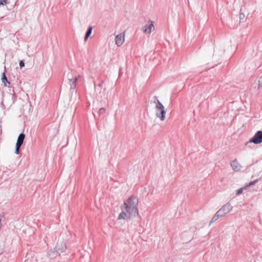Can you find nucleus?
Masks as SVG:
<instances>
[{
    "mask_svg": "<svg viewBox=\"0 0 262 262\" xmlns=\"http://www.w3.org/2000/svg\"><path fill=\"white\" fill-rule=\"evenodd\" d=\"M259 88H262V76L260 77L259 80Z\"/></svg>",
    "mask_w": 262,
    "mask_h": 262,
    "instance_id": "nucleus-22",
    "label": "nucleus"
},
{
    "mask_svg": "<svg viewBox=\"0 0 262 262\" xmlns=\"http://www.w3.org/2000/svg\"><path fill=\"white\" fill-rule=\"evenodd\" d=\"M105 112V110L104 108H101L99 110V114L100 115L104 113Z\"/></svg>",
    "mask_w": 262,
    "mask_h": 262,
    "instance_id": "nucleus-23",
    "label": "nucleus"
},
{
    "mask_svg": "<svg viewBox=\"0 0 262 262\" xmlns=\"http://www.w3.org/2000/svg\"><path fill=\"white\" fill-rule=\"evenodd\" d=\"M58 254V252L56 250H51L48 253L47 256L51 259L55 258Z\"/></svg>",
    "mask_w": 262,
    "mask_h": 262,
    "instance_id": "nucleus-12",
    "label": "nucleus"
},
{
    "mask_svg": "<svg viewBox=\"0 0 262 262\" xmlns=\"http://www.w3.org/2000/svg\"><path fill=\"white\" fill-rule=\"evenodd\" d=\"M95 91L98 97L103 99H106L108 97V91L107 90L104 81L95 85Z\"/></svg>",
    "mask_w": 262,
    "mask_h": 262,
    "instance_id": "nucleus-2",
    "label": "nucleus"
},
{
    "mask_svg": "<svg viewBox=\"0 0 262 262\" xmlns=\"http://www.w3.org/2000/svg\"><path fill=\"white\" fill-rule=\"evenodd\" d=\"M25 138V135L24 133H21L19 135L16 144L21 145L23 143L24 140Z\"/></svg>",
    "mask_w": 262,
    "mask_h": 262,
    "instance_id": "nucleus-13",
    "label": "nucleus"
},
{
    "mask_svg": "<svg viewBox=\"0 0 262 262\" xmlns=\"http://www.w3.org/2000/svg\"><path fill=\"white\" fill-rule=\"evenodd\" d=\"M1 80L5 86H8V85L10 84V82L8 81L5 72H4L2 74Z\"/></svg>",
    "mask_w": 262,
    "mask_h": 262,
    "instance_id": "nucleus-14",
    "label": "nucleus"
},
{
    "mask_svg": "<svg viewBox=\"0 0 262 262\" xmlns=\"http://www.w3.org/2000/svg\"><path fill=\"white\" fill-rule=\"evenodd\" d=\"M19 65L20 68L25 67V63L23 60H20L19 63Z\"/></svg>",
    "mask_w": 262,
    "mask_h": 262,
    "instance_id": "nucleus-24",
    "label": "nucleus"
},
{
    "mask_svg": "<svg viewBox=\"0 0 262 262\" xmlns=\"http://www.w3.org/2000/svg\"><path fill=\"white\" fill-rule=\"evenodd\" d=\"M67 77L71 89H74L76 87V82L79 77V75H77L75 71H72L67 74Z\"/></svg>",
    "mask_w": 262,
    "mask_h": 262,
    "instance_id": "nucleus-3",
    "label": "nucleus"
},
{
    "mask_svg": "<svg viewBox=\"0 0 262 262\" xmlns=\"http://www.w3.org/2000/svg\"><path fill=\"white\" fill-rule=\"evenodd\" d=\"M154 28V22L150 20L143 27V31L145 34H149Z\"/></svg>",
    "mask_w": 262,
    "mask_h": 262,
    "instance_id": "nucleus-6",
    "label": "nucleus"
},
{
    "mask_svg": "<svg viewBox=\"0 0 262 262\" xmlns=\"http://www.w3.org/2000/svg\"><path fill=\"white\" fill-rule=\"evenodd\" d=\"M245 18V14L243 13H240L239 14V19L240 20H243Z\"/></svg>",
    "mask_w": 262,
    "mask_h": 262,
    "instance_id": "nucleus-25",
    "label": "nucleus"
},
{
    "mask_svg": "<svg viewBox=\"0 0 262 262\" xmlns=\"http://www.w3.org/2000/svg\"><path fill=\"white\" fill-rule=\"evenodd\" d=\"M221 209L224 211V212L227 214L229 213L232 209V206L229 203H226L225 205H223Z\"/></svg>",
    "mask_w": 262,
    "mask_h": 262,
    "instance_id": "nucleus-11",
    "label": "nucleus"
},
{
    "mask_svg": "<svg viewBox=\"0 0 262 262\" xmlns=\"http://www.w3.org/2000/svg\"><path fill=\"white\" fill-rule=\"evenodd\" d=\"M231 166L232 167L233 170L236 171H239L242 168V166L238 163L236 159H235L232 161L231 163Z\"/></svg>",
    "mask_w": 262,
    "mask_h": 262,
    "instance_id": "nucleus-10",
    "label": "nucleus"
},
{
    "mask_svg": "<svg viewBox=\"0 0 262 262\" xmlns=\"http://www.w3.org/2000/svg\"><path fill=\"white\" fill-rule=\"evenodd\" d=\"M131 196L129 197L128 200L124 202V206L122 208V211L118 217V220H127L131 216Z\"/></svg>",
    "mask_w": 262,
    "mask_h": 262,
    "instance_id": "nucleus-1",
    "label": "nucleus"
},
{
    "mask_svg": "<svg viewBox=\"0 0 262 262\" xmlns=\"http://www.w3.org/2000/svg\"><path fill=\"white\" fill-rule=\"evenodd\" d=\"M166 111L165 108H162L157 111L156 116L159 118L161 121L165 119Z\"/></svg>",
    "mask_w": 262,
    "mask_h": 262,
    "instance_id": "nucleus-8",
    "label": "nucleus"
},
{
    "mask_svg": "<svg viewBox=\"0 0 262 262\" xmlns=\"http://www.w3.org/2000/svg\"><path fill=\"white\" fill-rule=\"evenodd\" d=\"M1 5H3V0H0V6Z\"/></svg>",
    "mask_w": 262,
    "mask_h": 262,
    "instance_id": "nucleus-27",
    "label": "nucleus"
},
{
    "mask_svg": "<svg viewBox=\"0 0 262 262\" xmlns=\"http://www.w3.org/2000/svg\"><path fill=\"white\" fill-rule=\"evenodd\" d=\"M132 216L136 218V221L138 222L140 220V217L138 216V205L139 203L138 198L132 195Z\"/></svg>",
    "mask_w": 262,
    "mask_h": 262,
    "instance_id": "nucleus-4",
    "label": "nucleus"
},
{
    "mask_svg": "<svg viewBox=\"0 0 262 262\" xmlns=\"http://www.w3.org/2000/svg\"><path fill=\"white\" fill-rule=\"evenodd\" d=\"M156 99L157 100V104L156 106V108L157 110L164 108L163 105L162 104V103L158 99L157 97H155Z\"/></svg>",
    "mask_w": 262,
    "mask_h": 262,
    "instance_id": "nucleus-16",
    "label": "nucleus"
},
{
    "mask_svg": "<svg viewBox=\"0 0 262 262\" xmlns=\"http://www.w3.org/2000/svg\"><path fill=\"white\" fill-rule=\"evenodd\" d=\"M258 181V180H255L253 181L250 182L248 185H246L247 187L250 186L252 185H254Z\"/></svg>",
    "mask_w": 262,
    "mask_h": 262,
    "instance_id": "nucleus-20",
    "label": "nucleus"
},
{
    "mask_svg": "<svg viewBox=\"0 0 262 262\" xmlns=\"http://www.w3.org/2000/svg\"><path fill=\"white\" fill-rule=\"evenodd\" d=\"M220 217H221L219 214H217L216 213L215 214V215L213 216V217L212 218L210 225H211L212 223H214L216 221H217Z\"/></svg>",
    "mask_w": 262,
    "mask_h": 262,
    "instance_id": "nucleus-17",
    "label": "nucleus"
},
{
    "mask_svg": "<svg viewBox=\"0 0 262 262\" xmlns=\"http://www.w3.org/2000/svg\"><path fill=\"white\" fill-rule=\"evenodd\" d=\"M25 262H27L26 261H25Z\"/></svg>",
    "mask_w": 262,
    "mask_h": 262,
    "instance_id": "nucleus-28",
    "label": "nucleus"
},
{
    "mask_svg": "<svg viewBox=\"0 0 262 262\" xmlns=\"http://www.w3.org/2000/svg\"><path fill=\"white\" fill-rule=\"evenodd\" d=\"M3 4L4 3H5V4H8V0H3Z\"/></svg>",
    "mask_w": 262,
    "mask_h": 262,
    "instance_id": "nucleus-26",
    "label": "nucleus"
},
{
    "mask_svg": "<svg viewBox=\"0 0 262 262\" xmlns=\"http://www.w3.org/2000/svg\"><path fill=\"white\" fill-rule=\"evenodd\" d=\"M244 188V187H242V188H241L238 189L236 191V195H239V194H241L243 192V191Z\"/></svg>",
    "mask_w": 262,
    "mask_h": 262,
    "instance_id": "nucleus-21",
    "label": "nucleus"
},
{
    "mask_svg": "<svg viewBox=\"0 0 262 262\" xmlns=\"http://www.w3.org/2000/svg\"><path fill=\"white\" fill-rule=\"evenodd\" d=\"M92 29H93V27L92 26H90L88 28V30L86 31V34H85V37H84V40H86L88 39V38H89V37L91 34L92 31Z\"/></svg>",
    "mask_w": 262,
    "mask_h": 262,
    "instance_id": "nucleus-15",
    "label": "nucleus"
},
{
    "mask_svg": "<svg viewBox=\"0 0 262 262\" xmlns=\"http://www.w3.org/2000/svg\"><path fill=\"white\" fill-rule=\"evenodd\" d=\"M56 250L59 254L63 252L67 249V246L63 241L58 242L55 247Z\"/></svg>",
    "mask_w": 262,
    "mask_h": 262,
    "instance_id": "nucleus-7",
    "label": "nucleus"
},
{
    "mask_svg": "<svg viewBox=\"0 0 262 262\" xmlns=\"http://www.w3.org/2000/svg\"><path fill=\"white\" fill-rule=\"evenodd\" d=\"M20 146H21V145L16 144L15 151V153L16 154H18L19 153V148H20Z\"/></svg>",
    "mask_w": 262,
    "mask_h": 262,
    "instance_id": "nucleus-19",
    "label": "nucleus"
},
{
    "mask_svg": "<svg viewBox=\"0 0 262 262\" xmlns=\"http://www.w3.org/2000/svg\"><path fill=\"white\" fill-rule=\"evenodd\" d=\"M216 213L217 214H219V215L220 217L224 216L226 214V213L224 212V211L221 208L220 210H219Z\"/></svg>",
    "mask_w": 262,
    "mask_h": 262,
    "instance_id": "nucleus-18",
    "label": "nucleus"
},
{
    "mask_svg": "<svg viewBox=\"0 0 262 262\" xmlns=\"http://www.w3.org/2000/svg\"><path fill=\"white\" fill-rule=\"evenodd\" d=\"M116 43L118 46H121L124 41V35L123 34H119L116 36Z\"/></svg>",
    "mask_w": 262,
    "mask_h": 262,
    "instance_id": "nucleus-9",
    "label": "nucleus"
},
{
    "mask_svg": "<svg viewBox=\"0 0 262 262\" xmlns=\"http://www.w3.org/2000/svg\"><path fill=\"white\" fill-rule=\"evenodd\" d=\"M262 142V131L258 130L254 136L250 139V140L246 142V145H248L249 143H254L256 144H260Z\"/></svg>",
    "mask_w": 262,
    "mask_h": 262,
    "instance_id": "nucleus-5",
    "label": "nucleus"
}]
</instances>
